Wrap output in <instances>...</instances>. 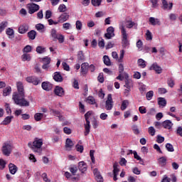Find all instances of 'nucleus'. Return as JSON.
<instances>
[{
    "label": "nucleus",
    "instance_id": "f257e3e1",
    "mask_svg": "<svg viewBox=\"0 0 182 182\" xmlns=\"http://www.w3.org/2000/svg\"><path fill=\"white\" fill-rule=\"evenodd\" d=\"M16 87L18 92H14L12 95V99L15 103L21 107H28L29 106V101L25 99V89L23 88V83L18 81L16 82Z\"/></svg>",
    "mask_w": 182,
    "mask_h": 182
},
{
    "label": "nucleus",
    "instance_id": "f03ea898",
    "mask_svg": "<svg viewBox=\"0 0 182 182\" xmlns=\"http://www.w3.org/2000/svg\"><path fill=\"white\" fill-rule=\"evenodd\" d=\"M119 29L121 31L122 33V48L124 49H126V48H129L130 46V41H129V34L127 33V31H126V28L124 27V24L123 23H121L119 24Z\"/></svg>",
    "mask_w": 182,
    "mask_h": 182
},
{
    "label": "nucleus",
    "instance_id": "7ed1b4c3",
    "mask_svg": "<svg viewBox=\"0 0 182 182\" xmlns=\"http://www.w3.org/2000/svg\"><path fill=\"white\" fill-rule=\"evenodd\" d=\"M50 36L54 42H56V41H58V43H63V42H65V36L62 33H58L55 28L50 30Z\"/></svg>",
    "mask_w": 182,
    "mask_h": 182
},
{
    "label": "nucleus",
    "instance_id": "20e7f679",
    "mask_svg": "<svg viewBox=\"0 0 182 182\" xmlns=\"http://www.w3.org/2000/svg\"><path fill=\"white\" fill-rule=\"evenodd\" d=\"M43 144V140L42 139L36 138L33 141L32 150L34 153L42 154V145Z\"/></svg>",
    "mask_w": 182,
    "mask_h": 182
},
{
    "label": "nucleus",
    "instance_id": "39448f33",
    "mask_svg": "<svg viewBox=\"0 0 182 182\" xmlns=\"http://www.w3.org/2000/svg\"><path fill=\"white\" fill-rule=\"evenodd\" d=\"M12 150H14V145H12L11 141H6L3 144L1 151L4 156H6V157H9L12 153Z\"/></svg>",
    "mask_w": 182,
    "mask_h": 182
},
{
    "label": "nucleus",
    "instance_id": "423d86ee",
    "mask_svg": "<svg viewBox=\"0 0 182 182\" xmlns=\"http://www.w3.org/2000/svg\"><path fill=\"white\" fill-rule=\"evenodd\" d=\"M26 8L28 11V14L32 15V14H35V12H38V10L39 9L40 6L39 5L35 3H31L27 4Z\"/></svg>",
    "mask_w": 182,
    "mask_h": 182
},
{
    "label": "nucleus",
    "instance_id": "0eeeda50",
    "mask_svg": "<svg viewBox=\"0 0 182 182\" xmlns=\"http://www.w3.org/2000/svg\"><path fill=\"white\" fill-rule=\"evenodd\" d=\"M105 109L106 110H112V109H113V98L112 97V94L107 95V99L105 102Z\"/></svg>",
    "mask_w": 182,
    "mask_h": 182
},
{
    "label": "nucleus",
    "instance_id": "6e6552de",
    "mask_svg": "<svg viewBox=\"0 0 182 182\" xmlns=\"http://www.w3.org/2000/svg\"><path fill=\"white\" fill-rule=\"evenodd\" d=\"M26 80L28 82V83H32V85H34V86H38V85L42 82L41 80H39V78H38V77L35 76L27 77Z\"/></svg>",
    "mask_w": 182,
    "mask_h": 182
},
{
    "label": "nucleus",
    "instance_id": "1a4fd4ad",
    "mask_svg": "<svg viewBox=\"0 0 182 182\" xmlns=\"http://www.w3.org/2000/svg\"><path fill=\"white\" fill-rule=\"evenodd\" d=\"M124 79H125V85L124 87L127 89H132L133 87V82L132 80L129 79V74L127 73H124Z\"/></svg>",
    "mask_w": 182,
    "mask_h": 182
},
{
    "label": "nucleus",
    "instance_id": "9d476101",
    "mask_svg": "<svg viewBox=\"0 0 182 182\" xmlns=\"http://www.w3.org/2000/svg\"><path fill=\"white\" fill-rule=\"evenodd\" d=\"M114 36V28L109 26L107 28V33L105 34V37L107 39H112Z\"/></svg>",
    "mask_w": 182,
    "mask_h": 182
},
{
    "label": "nucleus",
    "instance_id": "9b49d317",
    "mask_svg": "<svg viewBox=\"0 0 182 182\" xmlns=\"http://www.w3.org/2000/svg\"><path fill=\"white\" fill-rule=\"evenodd\" d=\"M78 169L82 174H85L87 171V164L85 161H80L78 163Z\"/></svg>",
    "mask_w": 182,
    "mask_h": 182
},
{
    "label": "nucleus",
    "instance_id": "f8f14e48",
    "mask_svg": "<svg viewBox=\"0 0 182 182\" xmlns=\"http://www.w3.org/2000/svg\"><path fill=\"white\" fill-rule=\"evenodd\" d=\"M41 87L46 92H50V90H52L53 85L50 82L46 81L42 82Z\"/></svg>",
    "mask_w": 182,
    "mask_h": 182
},
{
    "label": "nucleus",
    "instance_id": "ddd939ff",
    "mask_svg": "<svg viewBox=\"0 0 182 182\" xmlns=\"http://www.w3.org/2000/svg\"><path fill=\"white\" fill-rule=\"evenodd\" d=\"M149 70H155L156 73L160 75L161 72L163 71V69H161V67L157 64V63H154L149 68Z\"/></svg>",
    "mask_w": 182,
    "mask_h": 182
},
{
    "label": "nucleus",
    "instance_id": "4468645a",
    "mask_svg": "<svg viewBox=\"0 0 182 182\" xmlns=\"http://www.w3.org/2000/svg\"><path fill=\"white\" fill-rule=\"evenodd\" d=\"M29 31V26L26 23H23L18 27V33L23 35Z\"/></svg>",
    "mask_w": 182,
    "mask_h": 182
},
{
    "label": "nucleus",
    "instance_id": "2eb2a0df",
    "mask_svg": "<svg viewBox=\"0 0 182 182\" xmlns=\"http://www.w3.org/2000/svg\"><path fill=\"white\" fill-rule=\"evenodd\" d=\"M54 93L55 95H56V96H59L60 97H62V96H65V90L62 87H55L54 90Z\"/></svg>",
    "mask_w": 182,
    "mask_h": 182
},
{
    "label": "nucleus",
    "instance_id": "dca6fc26",
    "mask_svg": "<svg viewBox=\"0 0 182 182\" xmlns=\"http://www.w3.org/2000/svg\"><path fill=\"white\" fill-rule=\"evenodd\" d=\"M53 79L55 82H58L59 83L63 82V77L60 75V72H55L53 73Z\"/></svg>",
    "mask_w": 182,
    "mask_h": 182
},
{
    "label": "nucleus",
    "instance_id": "f3484780",
    "mask_svg": "<svg viewBox=\"0 0 182 182\" xmlns=\"http://www.w3.org/2000/svg\"><path fill=\"white\" fill-rule=\"evenodd\" d=\"M69 14L68 13H63L58 17V22L60 23H63L66 22L69 19Z\"/></svg>",
    "mask_w": 182,
    "mask_h": 182
},
{
    "label": "nucleus",
    "instance_id": "a211bd4d",
    "mask_svg": "<svg viewBox=\"0 0 182 182\" xmlns=\"http://www.w3.org/2000/svg\"><path fill=\"white\" fill-rule=\"evenodd\" d=\"M88 69H89V63H84L81 65V75H82L83 76H85V75H87V72H88Z\"/></svg>",
    "mask_w": 182,
    "mask_h": 182
},
{
    "label": "nucleus",
    "instance_id": "6ab92c4d",
    "mask_svg": "<svg viewBox=\"0 0 182 182\" xmlns=\"http://www.w3.org/2000/svg\"><path fill=\"white\" fill-rule=\"evenodd\" d=\"M75 146V144L73 143V141L69 138H68L65 141V149L68 151H70L72 150V148Z\"/></svg>",
    "mask_w": 182,
    "mask_h": 182
},
{
    "label": "nucleus",
    "instance_id": "aec40b11",
    "mask_svg": "<svg viewBox=\"0 0 182 182\" xmlns=\"http://www.w3.org/2000/svg\"><path fill=\"white\" fill-rule=\"evenodd\" d=\"M149 21L152 26H156V25H158L160 26L161 25V23L160 22V19L156 18L154 17H150L149 19Z\"/></svg>",
    "mask_w": 182,
    "mask_h": 182
},
{
    "label": "nucleus",
    "instance_id": "412c9836",
    "mask_svg": "<svg viewBox=\"0 0 182 182\" xmlns=\"http://www.w3.org/2000/svg\"><path fill=\"white\" fill-rule=\"evenodd\" d=\"M162 127L164 129H167L168 130H170V129L173 127V122H171L168 119H166L162 122Z\"/></svg>",
    "mask_w": 182,
    "mask_h": 182
},
{
    "label": "nucleus",
    "instance_id": "4be33fe9",
    "mask_svg": "<svg viewBox=\"0 0 182 182\" xmlns=\"http://www.w3.org/2000/svg\"><path fill=\"white\" fill-rule=\"evenodd\" d=\"M126 27L128 29H132V28H134V29H137V23L132 21H127Z\"/></svg>",
    "mask_w": 182,
    "mask_h": 182
},
{
    "label": "nucleus",
    "instance_id": "5701e85b",
    "mask_svg": "<svg viewBox=\"0 0 182 182\" xmlns=\"http://www.w3.org/2000/svg\"><path fill=\"white\" fill-rule=\"evenodd\" d=\"M85 122L86 123L84 124V127L85 130L84 132V134L85 136H87L90 133V121L87 120Z\"/></svg>",
    "mask_w": 182,
    "mask_h": 182
},
{
    "label": "nucleus",
    "instance_id": "b1692460",
    "mask_svg": "<svg viewBox=\"0 0 182 182\" xmlns=\"http://www.w3.org/2000/svg\"><path fill=\"white\" fill-rule=\"evenodd\" d=\"M9 168L11 174H16V171H18V166H16L15 164H9Z\"/></svg>",
    "mask_w": 182,
    "mask_h": 182
},
{
    "label": "nucleus",
    "instance_id": "393cba45",
    "mask_svg": "<svg viewBox=\"0 0 182 182\" xmlns=\"http://www.w3.org/2000/svg\"><path fill=\"white\" fill-rule=\"evenodd\" d=\"M158 163L161 167H164L167 164V158L162 156L158 159Z\"/></svg>",
    "mask_w": 182,
    "mask_h": 182
},
{
    "label": "nucleus",
    "instance_id": "a878e982",
    "mask_svg": "<svg viewBox=\"0 0 182 182\" xmlns=\"http://www.w3.org/2000/svg\"><path fill=\"white\" fill-rule=\"evenodd\" d=\"M158 105L161 106V107H166L167 105V101L166 100V98L164 97H159L158 98Z\"/></svg>",
    "mask_w": 182,
    "mask_h": 182
},
{
    "label": "nucleus",
    "instance_id": "bb28decb",
    "mask_svg": "<svg viewBox=\"0 0 182 182\" xmlns=\"http://www.w3.org/2000/svg\"><path fill=\"white\" fill-rule=\"evenodd\" d=\"M87 102L89 105H95V107H99V105L96 103V100L92 96H89L87 98Z\"/></svg>",
    "mask_w": 182,
    "mask_h": 182
},
{
    "label": "nucleus",
    "instance_id": "cd10ccee",
    "mask_svg": "<svg viewBox=\"0 0 182 182\" xmlns=\"http://www.w3.org/2000/svg\"><path fill=\"white\" fill-rule=\"evenodd\" d=\"M164 9H171L173 8V3H168L166 0H161Z\"/></svg>",
    "mask_w": 182,
    "mask_h": 182
},
{
    "label": "nucleus",
    "instance_id": "c85d7f7f",
    "mask_svg": "<svg viewBox=\"0 0 182 182\" xmlns=\"http://www.w3.org/2000/svg\"><path fill=\"white\" fill-rule=\"evenodd\" d=\"M12 119H14L13 116L6 117L1 122V124H3L4 126H7V124H9V123L12 122Z\"/></svg>",
    "mask_w": 182,
    "mask_h": 182
},
{
    "label": "nucleus",
    "instance_id": "c756f323",
    "mask_svg": "<svg viewBox=\"0 0 182 182\" xmlns=\"http://www.w3.org/2000/svg\"><path fill=\"white\" fill-rule=\"evenodd\" d=\"M12 92V88L11 86L6 87L4 90H3V96L6 97L9 96Z\"/></svg>",
    "mask_w": 182,
    "mask_h": 182
},
{
    "label": "nucleus",
    "instance_id": "7c9ffc66",
    "mask_svg": "<svg viewBox=\"0 0 182 182\" xmlns=\"http://www.w3.org/2000/svg\"><path fill=\"white\" fill-rule=\"evenodd\" d=\"M28 36L29 39H31V41H34V39H36V31H35V30L30 31L28 33Z\"/></svg>",
    "mask_w": 182,
    "mask_h": 182
},
{
    "label": "nucleus",
    "instance_id": "2f4dec72",
    "mask_svg": "<svg viewBox=\"0 0 182 182\" xmlns=\"http://www.w3.org/2000/svg\"><path fill=\"white\" fill-rule=\"evenodd\" d=\"M138 66L140 68H142V69H144L147 65L146 64V61L143 60L142 58H139L137 61Z\"/></svg>",
    "mask_w": 182,
    "mask_h": 182
},
{
    "label": "nucleus",
    "instance_id": "473e14b6",
    "mask_svg": "<svg viewBox=\"0 0 182 182\" xmlns=\"http://www.w3.org/2000/svg\"><path fill=\"white\" fill-rule=\"evenodd\" d=\"M133 154H134V159H136V160H138L139 161H140L141 164H142V165L144 164V161L141 159V157H140V156H139V154H137V151H134Z\"/></svg>",
    "mask_w": 182,
    "mask_h": 182
},
{
    "label": "nucleus",
    "instance_id": "72a5a7b5",
    "mask_svg": "<svg viewBox=\"0 0 182 182\" xmlns=\"http://www.w3.org/2000/svg\"><path fill=\"white\" fill-rule=\"evenodd\" d=\"M21 59L23 60V62H29V60H31V54H28V53H23L21 56Z\"/></svg>",
    "mask_w": 182,
    "mask_h": 182
},
{
    "label": "nucleus",
    "instance_id": "f704fd0d",
    "mask_svg": "<svg viewBox=\"0 0 182 182\" xmlns=\"http://www.w3.org/2000/svg\"><path fill=\"white\" fill-rule=\"evenodd\" d=\"M113 174L119 175V171H120V169H119V164L117 162H115L113 164Z\"/></svg>",
    "mask_w": 182,
    "mask_h": 182
},
{
    "label": "nucleus",
    "instance_id": "c9c22d12",
    "mask_svg": "<svg viewBox=\"0 0 182 182\" xmlns=\"http://www.w3.org/2000/svg\"><path fill=\"white\" fill-rule=\"evenodd\" d=\"M43 117V113H36L34 114V119L36 122H41Z\"/></svg>",
    "mask_w": 182,
    "mask_h": 182
},
{
    "label": "nucleus",
    "instance_id": "e433bc0d",
    "mask_svg": "<svg viewBox=\"0 0 182 182\" xmlns=\"http://www.w3.org/2000/svg\"><path fill=\"white\" fill-rule=\"evenodd\" d=\"M127 106H129V100H125L124 101H122V105H121V110H126V109H127Z\"/></svg>",
    "mask_w": 182,
    "mask_h": 182
},
{
    "label": "nucleus",
    "instance_id": "4c0bfd02",
    "mask_svg": "<svg viewBox=\"0 0 182 182\" xmlns=\"http://www.w3.org/2000/svg\"><path fill=\"white\" fill-rule=\"evenodd\" d=\"M6 26H8V21H2L0 23V33H2V32L5 31V28H6Z\"/></svg>",
    "mask_w": 182,
    "mask_h": 182
},
{
    "label": "nucleus",
    "instance_id": "58836bf2",
    "mask_svg": "<svg viewBox=\"0 0 182 182\" xmlns=\"http://www.w3.org/2000/svg\"><path fill=\"white\" fill-rule=\"evenodd\" d=\"M77 60L78 62H84L85 55H83V51H79L77 53Z\"/></svg>",
    "mask_w": 182,
    "mask_h": 182
},
{
    "label": "nucleus",
    "instance_id": "ea45409f",
    "mask_svg": "<svg viewBox=\"0 0 182 182\" xmlns=\"http://www.w3.org/2000/svg\"><path fill=\"white\" fill-rule=\"evenodd\" d=\"M132 130L134 132V134H140V130L139 129L137 124L132 125Z\"/></svg>",
    "mask_w": 182,
    "mask_h": 182
},
{
    "label": "nucleus",
    "instance_id": "a19ab883",
    "mask_svg": "<svg viewBox=\"0 0 182 182\" xmlns=\"http://www.w3.org/2000/svg\"><path fill=\"white\" fill-rule=\"evenodd\" d=\"M36 52L39 54L45 53L46 52V48L43 46H37Z\"/></svg>",
    "mask_w": 182,
    "mask_h": 182
},
{
    "label": "nucleus",
    "instance_id": "79ce46f5",
    "mask_svg": "<svg viewBox=\"0 0 182 182\" xmlns=\"http://www.w3.org/2000/svg\"><path fill=\"white\" fill-rule=\"evenodd\" d=\"M36 29H37L38 32H43L45 31V26L42 23L36 24Z\"/></svg>",
    "mask_w": 182,
    "mask_h": 182
},
{
    "label": "nucleus",
    "instance_id": "37998d69",
    "mask_svg": "<svg viewBox=\"0 0 182 182\" xmlns=\"http://www.w3.org/2000/svg\"><path fill=\"white\" fill-rule=\"evenodd\" d=\"M103 59H104L105 65H106L107 66H110L112 65V63L110 62V58H109V56L104 55Z\"/></svg>",
    "mask_w": 182,
    "mask_h": 182
},
{
    "label": "nucleus",
    "instance_id": "c03bdc74",
    "mask_svg": "<svg viewBox=\"0 0 182 182\" xmlns=\"http://www.w3.org/2000/svg\"><path fill=\"white\" fill-rule=\"evenodd\" d=\"M70 171L72 173L73 176H76V173H77V166L76 165H73L70 168Z\"/></svg>",
    "mask_w": 182,
    "mask_h": 182
},
{
    "label": "nucleus",
    "instance_id": "a18cd8bd",
    "mask_svg": "<svg viewBox=\"0 0 182 182\" xmlns=\"http://www.w3.org/2000/svg\"><path fill=\"white\" fill-rule=\"evenodd\" d=\"M23 53H29L32 52V46H31L29 45L26 46L23 49Z\"/></svg>",
    "mask_w": 182,
    "mask_h": 182
},
{
    "label": "nucleus",
    "instance_id": "49530a36",
    "mask_svg": "<svg viewBox=\"0 0 182 182\" xmlns=\"http://www.w3.org/2000/svg\"><path fill=\"white\" fill-rule=\"evenodd\" d=\"M166 149L168 151H170V152L174 151V146H173V144L170 143H167L166 144Z\"/></svg>",
    "mask_w": 182,
    "mask_h": 182
},
{
    "label": "nucleus",
    "instance_id": "de8ad7c7",
    "mask_svg": "<svg viewBox=\"0 0 182 182\" xmlns=\"http://www.w3.org/2000/svg\"><path fill=\"white\" fill-rule=\"evenodd\" d=\"M153 96H154V92H153V90L148 92L146 95V97L148 100H151Z\"/></svg>",
    "mask_w": 182,
    "mask_h": 182
},
{
    "label": "nucleus",
    "instance_id": "09e8293b",
    "mask_svg": "<svg viewBox=\"0 0 182 182\" xmlns=\"http://www.w3.org/2000/svg\"><path fill=\"white\" fill-rule=\"evenodd\" d=\"M50 61L51 60L50 57L46 56L42 58V62L45 65H50Z\"/></svg>",
    "mask_w": 182,
    "mask_h": 182
},
{
    "label": "nucleus",
    "instance_id": "8fccbe9b",
    "mask_svg": "<svg viewBox=\"0 0 182 182\" xmlns=\"http://www.w3.org/2000/svg\"><path fill=\"white\" fill-rule=\"evenodd\" d=\"M91 3L93 6H100L102 0H91Z\"/></svg>",
    "mask_w": 182,
    "mask_h": 182
},
{
    "label": "nucleus",
    "instance_id": "3c124183",
    "mask_svg": "<svg viewBox=\"0 0 182 182\" xmlns=\"http://www.w3.org/2000/svg\"><path fill=\"white\" fill-rule=\"evenodd\" d=\"M6 167V161L3 159H0V170H4Z\"/></svg>",
    "mask_w": 182,
    "mask_h": 182
},
{
    "label": "nucleus",
    "instance_id": "603ef678",
    "mask_svg": "<svg viewBox=\"0 0 182 182\" xmlns=\"http://www.w3.org/2000/svg\"><path fill=\"white\" fill-rule=\"evenodd\" d=\"M148 133L151 136H154L156 134V129L153 127H149L148 128Z\"/></svg>",
    "mask_w": 182,
    "mask_h": 182
},
{
    "label": "nucleus",
    "instance_id": "864d4df0",
    "mask_svg": "<svg viewBox=\"0 0 182 182\" xmlns=\"http://www.w3.org/2000/svg\"><path fill=\"white\" fill-rule=\"evenodd\" d=\"M6 35L9 36H14L15 35V32L14 31V29L11 28H8L6 31Z\"/></svg>",
    "mask_w": 182,
    "mask_h": 182
},
{
    "label": "nucleus",
    "instance_id": "5fc2aeb1",
    "mask_svg": "<svg viewBox=\"0 0 182 182\" xmlns=\"http://www.w3.org/2000/svg\"><path fill=\"white\" fill-rule=\"evenodd\" d=\"M146 41H152L153 39V36H151V32H150V30L146 31Z\"/></svg>",
    "mask_w": 182,
    "mask_h": 182
},
{
    "label": "nucleus",
    "instance_id": "6e6d98bb",
    "mask_svg": "<svg viewBox=\"0 0 182 182\" xmlns=\"http://www.w3.org/2000/svg\"><path fill=\"white\" fill-rule=\"evenodd\" d=\"M167 84L169 87H174V80H173V78H168L167 80Z\"/></svg>",
    "mask_w": 182,
    "mask_h": 182
},
{
    "label": "nucleus",
    "instance_id": "4d7b16f0",
    "mask_svg": "<svg viewBox=\"0 0 182 182\" xmlns=\"http://www.w3.org/2000/svg\"><path fill=\"white\" fill-rule=\"evenodd\" d=\"M123 58H124V50H121L119 58H118V62L119 63H122L123 62Z\"/></svg>",
    "mask_w": 182,
    "mask_h": 182
},
{
    "label": "nucleus",
    "instance_id": "13d9d810",
    "mask_svg": "<svg viewBox=\"0 0 182 182\" xmlns=\"http://www.w3.org/2000/svg\"><path fill=\"white\" fill-rule=\"evenodd\" d=\"M97 80L100 83H103L105 82V77H103V73H100L97 77Z\"/></svg>",
    "mask_w": 182,
    "mask_h": 182
},
{
    "label": "nucleus",
    "instance_id": "bf43d9fd",
    "mask_svg": "<svg viewBox=\"0 0 182 182\" xmlns=\"http://www.w3.org/2000/svg\"><path fill=\"white\" fill-rule=\"evenodd\" d=\"M66 10H67V8H66V6L65 4H60L58 6V11L60 12H66Z\"/></svg>",
    "mask_w": 182,
    "mask_h": 182
},
{
    "label": "nucleus",
    "instance_id": "052dcab7",
    "mask_svg": "<svg viewBox=\"0 0 182 182\" xmlns=\"http://www.w3.org/2000/svg\"><path fill=\"white\" fill-rule=\"evenodd\" d=\"M139 91L141 92V95H143L144 93L146 92V85H144V84H141L139 85Z\"/></svg>",
    "mask_w": 182,
    "mask_h": 182
},
{
    "label": "nucleus",
    "instance_id": "680f3d73",
    "mask_svg": "<svg viewBox=\"0 0 182 182\" xmlns=\"http://www.w3.org/2000/svg\"><path fill=\"white\" fill-rule=\"evenodd\" d=\"M132 173H134V174H136V176H139V174H141V171H140L139 168L135 167L132 168Z\"/></svg>",
    "mask_w": 182,
    "mask_h": 182
},
{
    "label": "nucleus",
    "instance_id": "e2e57ef3",
    "mask_svg": "<svg viewBox=\"0 0 182 182\" xmlns=\"http://www.w3.org/2000/svg\"><path fill=\"white\" fill-rule=\"evenodd\" d=\"M156 141L159 144H161V143H163L164 141V137L162 136L161 135H158L157 138H156Z\"/></svg>",
    "mask_w": 182,
    "mask_h": 182
},
{
    "label": "nucleus",
    "instance_id": "0e129e2a",
    "mask_svg": "<svg viewBox=\"0 0 182 182\" xmlns=\"http://www.w3.org/2000/svg\"><path fill=\"white\" fill-rule=\"evenodd\" d=\"M63 28L65 31H68V29L72 28V25L70 24V23H65L63 24Z\"/></svg>",
    "mask_w": 182,
    "mask_h": 182
},
{
    "label": "nucleus",
    "instance_id": "69168bd1",
    "mask_svg": "<svg viewBox=\"0 0 182 182\" xmlns=\"http://www.w3.org/2000/svg\"><path fill=\"white\" fill-rule=\"evenodd\" d=\"M75 149L77 151H79V153H83V150H84L83 146L77 144L75 146Z\"/></svg>",
    "mask_w": 182,
    "mask_h": 182
},
{
    "label": "nucleus",
    "instance_id": "338daca9",
    "mask_svg": "<svg viewBox=\"0 0 182 182\" xmlns=\"http://www.w3.org/2000/svg\"><path fill=\"white\" fill-rule=\"evenodd\" d=\"M41 177H42L43 181H45V182H50V180H49V178H48V174L46 173H43L41 175Z\"/></svg>",
    "mask_w": 182,
    "mask_h": 182
},
{
    "label": "nucleus",
    "instance_id": "774afa93",
    "mask_svg": "<svg viewBox=\"0 0 182 182\" xmlns=\"http://www.w3.org/2000/svg\"><path fill=\"white\" fill-rule=\"evenodd\" d=\"M95 180L97 182H103L104 181L103 176H102L101 174L97 175V176H95Z\"/></svg>",
    "mask_w": 182,
    "mask_h": 182
}]
</instances>
